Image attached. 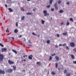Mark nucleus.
<instances>
[{"instance_id":"c756f323","label":"nucleus","mask_w":76,"mask_h":76,"mask_svg":"<svg viewBox=\"0 0 76 76\" xmlns=\"http://www.w3.org/2000/svg\"><path fill=\"white\" fill-rule=\"evenodd\" d=\"M70 20L71 22H73V19L72 18H70Z\"/></svg>"},{"instance_id":"6e6552de","label":"nucleus","mask_w":76,"mask_h":76,"mask_svg":"<svg viewBox=\"0 0 76 76\" xmlns=\"http://www.w3.org/2000/svg\"><path fill=\"white\" fill-rule=\"evenodd\" d=\"M32 55H30V56H28V58L30 60H32Z\"/></svg>"},{"instance_id":"39448f33","label":"nucleus","mask_w":76,"mask_h":76,"mask_svg":"<svg viewBox=\"0 0 76 76\" xmlns=\"http://www.w3.org/2000/svg\"><path fill=\"white\" fill-rule=\"evenodd\" d=\"M70 45L71 47H73L75 46V43L73 42H71L70 43Z\"/></svg>"},{"instance_id":"2eb2a0df","label":"nucleus","mask_w":76,"mask_h":76,"mask_svg":"<svg viewBox=\"0 0 76 76\" xmlns=\"http://www.w3.org/2000/svg\"><path fill=\"white\" fill-rule=\"evenodd\" d=\"M59 13H63V10H61L59 11Z\"/></svg>"},{"instance_id":"7c9ffc66","label":"nucleus","mask_w":76,"mask_h":76,"mask_svg":"<svg viewBox=\"0 0 76 76\" xmlns=\"http://www.w3.org/2000/svg\"><path fill=\"white\" fill-rule=\"evenodd\" d=\"M52 60V57L51 56H50L49 60Z\"/></svg>"},{"instance_id":"0eeeda50","label":"nucleus","mask_w":76,"mask_h":76,"mask_svg":"<svg viewBox=\"0 0 76 76\" xmlns=\"http://www.w3.org/2000/svg\"><path fill=\"white\" fill-rule=\"evenodd\" d=\"M55 58L56 59V61H59V58L57 56H56L55 57Z\"/></svg>"},{"instance_id":"f704fd0d","label":"nucleus","mask_w":76,"mask_h":76,"mask_svg":"<svg viewBox=\"0 0 76 76\" xmlns=\"http://www.w3.org/2000/svg\"><path fill=\"white\" fill-rule=\"evenodd\" d=\"M64 73H67V70H65Z\"/></svg>"},{"instance_id":"aec40b11","label":"nucleus","mask_w":76,"mask_h":76,"mask_svg":"<svg viewBox=\"0 0 76 76\" xmlns=\"http://www.w3.org/2000/svg\"><path fill=\"white\" fill-rule=\"evenodd\" d=\"M25 19V17L24 16L22 17L21 18L22 20H23Z\"/></svg>"},{"instance_id":"e433bc0d","label":"nucleus","mask_w":76,"mask_h":76,"mask_svg":"<svg viewBox=\"0 0 76 76\" xmlns=\"http://www.w3.org/2000/svg\"><path fill=\"white\" fill-rule=\"evenodd\" d=\"M56 67H57V65H58L57 63H56Z\"/></svg>"},{"instance_id":"a19ab883","label":"nucleus","mask_w":76,"mask_h":76,"mask_svg":"<svg viewBox=\"0 0 76 76\" xmlns=\"http://www.w3.org/2000/svg\"><path fill=\"white\" fill-rule=\"evenodd\" d=\"M36 8H35L33 9V11H35L36 10Z\"/></svg>"},{"instance_id":"dca6fc26","label":"nucleus","mask_w":76,"mask_h":76,"mask_svg":"<svg viewBox=\"0 0 76 76\" xmlns=\"http://www.w3.org/2000/svg\"><path fill=\"white\" fill-rule=\"evenodd\" d=\"M54 0H50V4H52V2Z\"/></svg>"},{"instance_id":"a18cd8bd","label":"nucleus","mask_w":76,"mask_h":76,"mask_svg":"<svg viewBox=\"0 0 76 76\" xmlns=\"http://www.w3.org/2000/svg\"><path fill=\"white\" fill-rule=\"evenodd\" d=\"M55 47H56V48H58V46L57 45H56Z\"/></svg>"},{"instance_id":"a211bd4d","label":"nucleus","mask_w":76,"mask_h":76,"mask_svg":"<svg viewBox=\"0 0 76 76\" xmlns=\"http://www.w3.org/2000/svg\"><path fill=\"white\" fill-rule=\"evenodd\" d=\"M61 2V1L60 0H59L58 1V4H60Z\"/></svg>"},{"instance_id":"338daca9","label":"nucleus","mask_w":76,"mask_h":76,"mask_svg":"<svg viewBox=\"0 0 76 76\" xmlns=\"http://www.w3.org/2000/svg\"><path fill=\"white\" fill-rule=\"evenodd\" d=\"M58 70H60V68H58Z\"/></svg>"},{"instance_id":"b1692460","label":"nucleus","mask_w":76,"mask_h":76,"mask_svg":"<svg viewBox=\"0 0 76 76\" xmlns=\"http://www.w3.org/2000/svg\"><path fill=\"white\" fill-rule=\"evenodd\" d=\"M6 32H9V29L7 28V29L6 30Z\"/></svg>"},{"instance_id":"0e129e2a","label":"nucleus","mask_w":76,"mask_h":76,"mask_svg":"<svg viewBox=\"0 0 76 76\" xmlns=\"http://www.w3.org/2000/svg\"><path fill=\"white\" fill-rule=\"evenodd\" d=\"M23 57H24V58H25V56H23Z\"/></svg>"},{"instance_id":"09e8293b","label":"nucleus","mask_w":76,"mask_h":76,"mask_svg":"<svg viewBox=\"0 0 76 76\" xmlns=\"http://www.w3.org/2000/svg\"><path fill=\"white\" fill-rule=\"evenodd\" d=\"M55 53H54L53 55V54H52V56H55Z\"/></svg>"},{"instance_id":"4468645a","label":"nucleus","mask_w":76,"mask_h":76,"mask_svg":"<svg viewBox=\"0 0 76 76\" xmlns=\"http://www.w3.org/2000/svg\"><path fill=\"white\" fill-rule=\"evenodd\" d=\"M8 10L10 12H13V10H12L11 8H9Z\"/></svg>"},{"instance_id":"58836bf2","label":"nucleus","mask_w":76,"mask_h":76,"mask_svg":"<svg viewBox=\"0 0 76 76\" xmlns=\"http://www.w3.org/2000/svg\"><path fill=\"white\" fill-rule=\"evenodd\" d=\"M18 23L16 22V26H18Z\"/></svg>"},{"instance_id":"79ce46f5","label":"nucleus","mask_w":76,"mask_h":76,"mask_svg":"<svg viewBox=\"0 0 76 76\" xmlns=\"http://www.w3.org/2000/svg\"><path fill=\"white\" fill-rule=\"evenodd\" d=\"M50 6V5H48V6H47V7H48V8H49Z\"/></svg>"},{"instance_id":"473e14b6","label":"nucleus","mask_w":76,"mask_h":76,"mask_svg":"<svg viewBox=\"0 0 76 76\" xmlns=\"http://www.w3.org/2000/svg\"><path fill=\"white\" fill-rule=\"evenodd\" d=\"M21 10L22 11H24V9H23V8H21Z\"/></svg>"},{"instance_id":"8fccbe9b","label":"nucleus","mask_w":76,"mask_h":76,"mask_svg":"<svg viewBox=\"0 0 76 76\" xmlns=\"http://www.w3.org/2000/svg\"><path fill=\"white\" fill-rule=\"evenodd\" d=\"M32 35H35V33H34V32H33L32 33Z\"/></svg>"},{"instance_id":"864d4df0","label":"nucleus","mask_w":76,"mask_h":76,"mask_svg":"<svg viewBox=\"0 0 76 76\" xmlns=\"http://www.w3.org/2000/svg\"><path fill=\"white\" fill-rule=\"evenodd\" d=\"M24 41H26V39H24Z\"/></svg>"},{"instance_id":"c85d7f7f","label":"nucleus","mask_w":76,"mask_h":76,"mask_svg":"<svg viewBox=\"0 0 76 76\" xmlns=\"http://www.w3.org/2000/svg\"><path fill=\"white\" fill-rule=\"evenodd\" d=\"M69 24H70V23L69 22H67L66 23L67 26H68V25H69Z\"/></svg>"},{"instance_id":"9d476101","label":"nucleus","mask_w":76,"mask_h":76,"mask_svg":"<svg viewBox=\"0 0 76 76\" xmlns=\"http://www.w3.org/2000/svg\"><path fill=\"white\" fill-rule=\"evenodd\" d=\"M12 71H13V69H8L7 70V72H12Z\"/></svg>"},{"instance_id":"f3484780","label":"nucleus","mask_w":76,"mask_h":76,"mask_svg":"<svg viewBox=\"0 0 76 76\" xmlns=\"http://www.w3.org/2000/svg\"><path fill=\"white\" fill-rule=\"evenodd\" d=\"M41 22H42V24H44V22H45V21H44V20H41Z\"/></svg>"},{"instance_id":"a878e982","label":"nucleus","mask_w":76,"mask_h":76,"mask_svg":"<svg viewBox=\"0 0 76 76\" xmlns=\"http://www.w3.org/2000/svg\"><path fill=\"white\" fill-rule=\"evenodd\" d=\"M71 57H72V58H73H73H75V56H73V55H71Z\"/></svg>"},{"instance_id":"37998d69","label":"nucleus","mask_w":76,"mask_h":76,"mask_svg":"<svg viewBox=\"0 0 76 76\" xmlns=\"http://www.w3.org/2000/svg\"><path fill=\"white\" fill-rule=\"evenodd\" d=\"M57 36L58 37H60V35H59V34H57Z\"/></svg>"},{"instance_id":"49530a36","label":"nucleus","mask_w":76,"mask_h":76,"mask_svg":"<svg viewBox=\"0 0 76 76\" xmlns=\"http://www.w3.org/2000/svg\"><path fill=\"white\" fill-rule=\"evenodd\" d=\"M64 23H63V22H62L61 23V25H63Z\"/></svg>"},{"instance_id":"f257e3e1","label":"nucleus","mask_w":76,"mask_h":76,"mask_svg":"<svg viewBox=\"0 0 76 76\" xmlns=\"http://www.w3.org/2000/svg\"><path fill=\"white\" fill-rule=\"evenodd\" d=\"M44 13V15L45 16H47V15H49V14H48L47 13V11L46 10H44L43 11Z\"/></svg>"},{"instance_id":"e2e57ef3","label":"nucleus","mask_w":76,"mask_h":76,"mask_svg":"<svg viewBox=\"0 0 76 76\" xmlns=\"http://www.w3.org/2000/svg\"><path fill=\"white\" fill-rule=\"evenodd\" d=\"M29 43H31V42H30V41H29Z\"/></svg>"},{"instance_id":"de8ad7c7","label":"nucleus","mask_w":76,"mask_h":76,"mask_svg":"<svg viewBox=\"0 0 76 76\" xmlns=\"http://www.w3.org/2000/svg\"><path fill=\"white\" fill-rule=\"evenodd\" d=\"M66 4H69V2H67L66 3Z\"/></svg>"},{"instance_id":"bf43d9fd","label":"nucleus","mask_w":76,"mask_h":76,"mask_svg":"<svg viewBox=\"0 0 76 76\" xmlns=\"http://www.w3.org/2000/svg\"><path fill=\"white\" fill-rule=\"evenodd\" d=\"M27 1H30V0H27Z\"/></svg>"},{"instance_id":"f8f14e48","label":"nucleus","mask_w":76,"mask_h":76,"mask_svg":"<svg viewBox=\"0 0 76 76\" xmlns=\"http://www.w3.org/2000/svg\"><path fill=\"white\" fill-rule=\"evenodd\" d=\"M12 51L13 52H14V53H15V54H17V51H16V50H12Z\"/></svg>"},{"instance_id":"f03ea898","label":"nucleus","mask_w":76,"mask_h":76,"mask_svg":"<svg viewBox=\"0 0 76 76\" xmlns=\"http://www.w3.org/2000/svg\"><path fill=\"white\" fill-rule=\"evenodd\" d=\"M2 52H4L7 51V49L5 48H3L1 49Z\"/></svg>"},{"instance_id":"69168bd1","label":"nucleus","mask_w":76,"mask_h":76,"mask_svg":"<svg viewBox=\"0 0 76 76\" xmlns=\"http://www.w3.org/2000/svg\"><path fill=\"white\" fill-rule=\"evenodd\" d=\"M34 35H37V34H35Z\"/></svg>"},{"instance_id":"72a5a7b5","label":"nucleus","mask_w":76,"mask_h":76,"mask_svg":"<svg viewBox=\"0 0 76 76\" xmlns=\"http://www.w3.org/2000/svg\"><path fill=\"white\" fill-rule=\"evenodd\" d=\"M51 10L52 11H54V8H52V9H51Z\"/></svg>"},{"instance_id":"7ed1b4c3","label":"nucleus","mask_w":76,"mask_h":76,"mask_svg":"<svg viewBox=\"0 0 76 76\" xmlns=\"http://www.w3.org/2000/svg\"><path fill=\"white\" fill-rule=\"evenodd\" d=\"M3 55L0 54V61H3Z\"/></svg>"},{"instance_id":"423d86ee","label":"nucleus","mask_w":76,"mask_h":76,"mask_svg":"<svg viewBox=\"0 0 76 76\" xmlns=\"http://www.w3.org/2000/svg\"><path fill=\"white\" fill-rule=\"evenodd\" d=\"M54 6H55V9H56V10H58V7H57V3H56L54 4Z\"/></svg>"},{"instance_id":"774afa93","label":"nucleus","mask_w":76,"mask_h":76,"mask_svg":"<svg viewBox=\"0 0 76 76\" xmlns=\"http://www.w3.org/2000/svg\"><path fill=\"white\" fill-rule=\"evenodd\" d=\"M22 61H23V60H21Z\"/></svg>"},{"instance_id":"6ab92c4d","label":"nucleus","mask_w":76,"mask_h":76,"mask_svg":"<svg viewBox=\"0 0 76 76\" xmlns=\"http://www.w3.org/2000/svg\"><path fill=\"white\" fill-rule=\"evenodd\" d=\"M67 34V32H66L65 33H63V34L64 35H66Z\"/></svg>"},{"instance_id":"ea45409f","label":"nucleus","mask_w":76,"mask_h":76,"mask_svg":"<svg viewBox=\"0 0 76 76\" xmlns=\"http://www.w3.org/2000/svg\"><path fill=\"white\" fill-rule=\"evenodd\" d=\"M73 63H74V64H76V61H73Z\"/></svg>"},{"instance_id":"1a4fd4ad","label":"nucleus","mask_w":76,"mask_h":76,"mask_svg":"<svg viewBox=\"0 0 76 76\" xmlns=\"http://www.w3.org/2000/svg\"><path fill=\"white\" fill-rule=\"evenodd\" d=\"M9 39H10V40L11 42H12V39H14V38L12 37H9Z\"/></svg>"},{"instance_id":"6e6d98bb","label":"nucleus","mask_w":76,"mask_h":76,"mask_svg":"<svg viewBox=\"0 0 76 76\" xmlns=\"http://www.w3.org/2000/svg\"><path fill=\"white\" fill-rule=\"evenodd\" d=\"M20 37H22V35H20Z\"/></svg>"},{"instance_id":"bb28decb","label":"nucleus","mask_w":76,"mask_h":76,"mask_svg":"<svg viewBox=\"0 0 76 76\" xmlns=\"http://www.w3.org/2000/svg\"><path fill=\"white\" fill-rule=\"evenodd\" d=\"M0 46H1V47H4V45H3L1 43H0Z\"/></svg>"},{"instance_id":"20e7f679","label":"nucleus","mask_w":76,"mask_h":76,"mask_svg":"<svg viewBox=\"0 0 76 76\" xmlns=\"http://www.w3.org/2000/svg\"><path fill=\"white\" fill-rule=\"evenodd\" d=\"M8 63L10 64H13L14 62H13V61H12L10 60H8Z\"/></svg>"},{"instance_id":"cd10ccee","label":"nucleus","mask_w":76,"mask_h":76,"mask_svg":"<svg viewBox=\"0 0 76 76\" xmlns=\"http://www.w3.org/2000/svg\"><path fill=\"white\" fill-rule=\"evenodd\" d=\"M50 42V40H48L47 41V44H49Z\"/></svg>"},{"instance_id":"c9c22d12","label":"nucleus","mask_w":76,"mask_h":76,"mask_svg":"<svg viewBox=\"0 0 76 76\" xmlns=\"http://www.w3.org/2000/svg\"><path fill=\"white\" fill-rule=\"evenodd\" d=\"M37 64H39H39H40V62H37Z\"/></svg>"},{"instance_id":"052dcab7","label":"nucleus","mask_w":76,"mask_h":76,"mask_svg":"<svg viewBox=\"0 0 76 76\" xmlns=\"http://www.w3.org/2000/svg\"><path fill=\"white\" fill-rule=\"evenodd\" d=\"M37 37H39V35H37Z\"/></svg>"},{"instance_id":"4be33fe9","label":"nucleus","mask_w":76,"mask_h":76,"mask_svg":"<svg viewBox=\"0 0 76 76\" xmlns=\"http://www.w3.org/2000/svg\"><path fill=\"white\" fill-rule=\"evenodd\" d=\"M31 12H28L26 13V15H31Z\"/></svg>"},{"instance_id":"393cba45","label":"nucleus","mask_w":76,"mask_h":76,"mask_svg":"<svg viewBox=\"0 0 76 76\" xmlns=\"http://www.w3.org/2000/svg\"><path fill=\"white\" fill-rule=\"evenodd\" d=\"M52 75H56V73H55V72H52Z\"/></svg>"},{"instance_id":"4d7b16f0","label":"nucleus","mask_w":76,"mask_h":76,"mask_svg":"<svg viewBox=\"0 0 76 76\" xmlns=\"http://www.w3.org/2000/svg\"><path fill=\"white\" fill-rule=\"evenodd\" d=\"M29 46H30V47H31V46H32V45H29Z\"/></svg>"},{"instance_id":"2f4dec72","label":"nucleus","mask_w":76,"mask_h":76,"mask_svg":"<svg viewBox=\"0 0 76 76\" xmlns=\"http://www.w3.org/2000/svg\"><path fill=\"white\" fill-rule=\"evenodd\" d=\"M74 51L75 52H76V48H75L73 49Z\"/></svg>"},{"instance_id":"3c124183","label":"nucleus","mask_w":76,"mask_h":76,"mask_svg":"<svg viewBox=\"0 0 76 76\" xmlns=\"http://www.w3.org/2000/svg\"><path fill=\"white\" fill-rule=\"evenodd\" d=\"M63 45H61V44H59V46L60 47V46H62Z\"/></svg>"},{"instance_id":"9b49d317","label":"nucleus","mask_w":76,"mask_h":76,"mask_svg":"<svg viewBox=\"0 0 76 76\" xmlns=\"http://www.w3.org/2000/svg\"><path fill=\"white\" fill-rule=\"evenodd\" d=\"M0 73H2V74H4L5 73V72H4V71H2L1 70H0Z\"/></svg>"},{"instance_id":"ddd939ff","label":"nucleus","mask_w":76,"mask_h":76,"mask_svg":"<svg viewBox=\"0 0 76 76\" xmlns=\"http://www.w3.org/2000/svg\"><path fill=\"white\" fill-rule=\"evenodd\" d=\"M14 31L15 33H18V30L17 29H15L14 30Z\"/></svg>"},{"instance_id":"603ef678","label":"nucleus","mask_w":76,"mask_h":76,"mask_svg":"<svg viewBox=\"0 0 76 76\" xmlns=\"http://www.w3.org/2000/svg\"><path fill=\"white\" fill-rule=\"evenodd\" d=\"M25 70H22V72H25Z\"/></svg>"},{"instance_id":"5fc2aeb1","label":"nucleus","mask_w":76,"mask_h":76,"mask_svg":"<svg viewBox=\"0 0 76 76\" xmlns=\"http://www.w3.org/2000/svg\"><path fill=\"white\" fill-rule=\"evenodd\" d=\"M5 7H7V6L6 4H5Z\"/></svg>"},{"instance_id":"5701e85b","label":"nucleus","mask_w":76,"mask_h":76,"mask_svg":"<svg viewBox=\"0 0 76 76\" xmlns=\"http://www.w3.org/2000/svg\"><path fill=\"white\" fill-rule=\"evenodd\" d=\"M70 75V73H66V75L67 76H69Z\"/></svg>"},{"instance_id":"c03bdc74","label":"nucleus","mask_w":76,"mask_h":76,"mask_svg":"<svg viewBox=\"0 0 76 76\" xmlns=\"http://www.w3.org/2000/svg\"><path fill=\"white\" fill-rule=\"evenodd\" d=\"M66 44H64L62 46H66Z\"/></svg>"},{"instance_id":"412c9836","label":"nucleus","mask_w":76,"mask_h":76,"mask_svg":"<svg viewBox=\"0 0 76 76\" xmlns=\"http://www.w3.org/2000/svg\"><path fill=\"white\" fill-rule=\"evenodd\" d=\"M13 70H15L16 69V68L15 66H13Z\"/></svg>"},{"instance_id":"13d9d810","label":"nucleus","mask_w":76,"mask_h":76,"mask_svg":"<svg viewBox=\"0 0 76 76\" xmlns=\"http://www.w3.org/2000/svg\"><path fill=\"white\" fill-rule=\"evenodd\" d=\"M26 61V60L25 59L23 60L24 61Z\"/></svg>"},{"instance_id":"4c0bfd02","label":"nucleus","mask_w":76,"mask_h":76,"mask_svg":"<svg viewBox=\"0 0 76 76\" xmlns=\"http://www.w3.org/2000/svg\"><path fill=\"white\" fill-rule=\"evenodd\" d=\"M66 50H69V47L67 46L66 47Z\"/></svg>"},{"instance_id":"680f3d73","label":"nucleus","mask_w":76,"mask_h":76,"mask_svg":"<svg viewBox=\"0 0 76 76\" xmlns=\"http://www.w3.org/2000/svg\"><path fill=\"white\" fill-rule=\"evenodd\" d=\"M25 57H27V55H25Z\"/></svg>"}]
</instances>
